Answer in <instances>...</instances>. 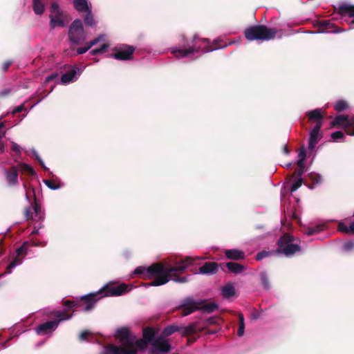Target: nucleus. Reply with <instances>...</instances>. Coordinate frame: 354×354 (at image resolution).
Here are the masks:
<instances>
[{
    "instance_id": "obj_33",
    "label": "nucleus",
    "mask_w": 354,
    "mask_h": 354,
    "mask_svg": "<svg viewBox=\"0 0 354 354\" xmlns=\"http://www.w3.org/2000/svg\"><path fill=\"white\" fill-rule=\"evenodd\" d=\"M306 157V149L304 146H302L298 153L297 165L298 167L304 166V162Z\"/></svg>"
},
{
    "instance_id": "obj_41",
    "label": "nucleus",
    "mask_w": 354,
    "mask_h": 354,
    "mask_svg": "<svg viewBox=\"0 0 354 354\" xmlns=\"http://www.w3.org/2000/svg\"><path fill=\"white\" fill-rule=\"evenodd\" d=\"M344 133L340 131H337L331 134V138L336 142H340L344 138Z\"/></svg>"
},
{
    "instance_id": "obj_3",
    "label": "nucleus",
    "mask_w": 354,
    "mask_h": 354,
    "mask_svg": "<svg viewBox=\"0 0 354 354\" xmlns=\"http://www.w3.org/2000/svg\"><path fill=\"white\" fill-rule=\"evenodd\" d=\"M151 345L149 354H166L171 348V344L166 339L161 336H156V330L153 328L147 327L143 329L142 339H137L136 349L144 350Z\"/></svg>"
},
{
    "instance_id": "obj_64",
    "label": "nucleus",
    "mask_w": 354,
    "mask_h": 354,
    "mask_svg": "<svg viewBox=\"0 0 354 354\" xmlns=\"http://www.w3.org/2000/svg\"><path fill=\"white\" fill-rule=\"evenodd\" d=\"M94 61H95V62H98V59L95 58V59H94Z\"/></svg>"
},
{
    "instance_id": "obj_39",
    "label": "nucleus",
    "mask_w": 354,
    "mask_h": 354,
    "mask_svg": "<svg viewBox=\"0 0 354 354\" xmlns=\"http://www.w3.org/2000/svg\"><path fill=\"white\" fill-rule=\"evenodd\" d=\"M5 124L4 122L0 123V153H3L4 151V144L2 142L1 139L4 136L6 135V131H3V129L4 128Z\"/></svg>"
},
{
    "instance_id": "obj_5",
    "label": "nucleus",
    "mask_w": 354,
    "mask_h": 354,
    "mask_svg": "<svg viewBox=\"0 0 354 354\" xmlns=\"http://www.w3.org/2000/svg\"><path fill=\"white\" fill-rule=\"evenodd\" d=\"M279 30L269 28L265 25L252 26L244 31L245 38L248 41H270L274 39Z\"/></svg>"
},
{
    "instance_id": "obj_20",
    "label": "nucleus",
    "mask_w": 354,
    "mask_h": 354,
    "mask_svg": "<svg viewBox=\"0 0 354 354\" xmlns=\"http://www.w3.org/2000/svg\"><path fill=\"white\" fill-rule=\"evenodd\" d=\"M317 26L319 27V31L313 32V33H317V32L339 33V32H342L344 31V30L342 28L337 29L335 28V24L333 23H332L330 20L320 21L317 23Z\"/></svg>"
},
{
    "instance_id": "obj_58",
    "label": "nucleus",
    "mask_w": 354,
    "mask_h": 354,
    "mask_svg": "<svg viewBox=\"0 0 354 354\" xmlns=\"http://www.w3.org/2000/svg\"><path fill=\"white\" fill-rule=\"evenodd\" d=\"M350 230H351V233L354 234V221L351 223Z\"/></svg>"
},
{
    "instance_id": "obj_1",
    "label": "nucleus",
    "mask_w": 354,
    "mask_h": 354,
    "mask_svg": "<svg viewBox=\"0 0 354 354\" xmlns=\"http://www.w3.org/2000/svg\"><path fill=\"white\" fill-rule=\"evenodd\" d=\"M203 259H205L204 257H187L178 263L176 266H165L162 263H155L149 267L138 266L134 270L133 274L138 275L143 279L154 277V279L150 283H146L145 286H162L169 281V277L172 272H183L190 266L194 264L195 261Z\"/></svg>"
},
{
    "instance_id": "obj_4",
    "label": "nucleus",
    "mask_w": 354,
    "mask_h": 354,
    "mask_svg": "<svg viewBox=\"0 0 354 354\" xmlns=\"http://www.w3.org/2000/svg\"><path fill=\"white\" fill-rule=\"evenodd\" d=\"M117 339L121 345L110 344L105 347L102 354H137L136 349V337L130 333L127 328L123 327L117 330Z\"/></svg>"
},
{
    "instance_id": "obj_53",
    "label": "nucleus",
    "mask_w": 354,
    "mask_h": 354,
    "mask_svg": "<svg viewBox=\"0 0 354 354\" xmlns=\"http://www.w3.org/2000/svg\"><path fill=\"white\" fill-rule=\"evenodd\" d=\"M10 92H11V88H7L1 91L0 95L3 97V96L8 95Z\"/></svg>"
},
{
    "instance_id": "obj_23",
    "label": "nucleus",
    "mask_w": 354,
    "mask_h": 354,
    "mask_svg": "<svg viewBox=\"0 0 354 354\" xmlns=\"http://www.w3.org/2000/svg\"><path fill=\"white\" fill-rule=\"evenodd\" d=\"M182 329L185 333H191L193 330L192 326L184 327L178 326L176 325H169L164 328L160 336L165 339V337H168L174 333L175 332L180 331Z\"/></svg>"
},
{
    "instance_id": "obj_34",
    "label": "nucleus",
    "mask_w": 354,
    "mask_h": 354,
    "mask_svg": "<svg viewBox=\"0 0 354 354\" xmlns=\"http://www.w3.org/2000/svg\"><path fill=\"white\" fill-rule=\"evenodd\" d=\"M259 276H260L261 282L263 284L264 289L269 290L270 288V282H269L268 276V274L266 273V272L261 271L259 273Z\"/></svg>"
},
{
    "instance_id": "obj_13",
    "label": "nucleus",
    "mask_w": 354,
    "mask_h": 354,
    "mask_svg": "<svg viewBox=\"0 0 354 354\" xmlns=\"http://www.w3.org/2000/svg\"><path fill=\"white\" fill-rule=\"evenodd\" d=\"M331 125L344 127L348 135L354 136V116L349 118L346 115H337L331 122Z\"/></svg>"
},
{
    "instance_id": "obj_62",
    "label": "nucleus",
    "mask_w": 354,
    "mask_h": 354,
    "mask_svg": "<svg viewBox=\"0 0 354 354\" xmlns=\"http://www.w3.org/2000/svg\"><path fill=\"white\" fill-rule=\"evenodd\" d=\"M40 101H41V100L37 101V102L34 105H32V106H31V108H32V107H33L35 105H36L37 104L39 103V102H40Z\"/></svg>"
},
{
    "instance_id": "obj_8",
    "label": "nucleus",
    "mask_w": 354,
    "mask_h": 354,
    "mask_svg": "<svg viewBox=\"0 0 354 354\" xmlns=\"http://www.w3.org/2000/svg\"><path fill=\"white\" fill-rule=\"evenodd\" d=\"M106 37L104 34L99 35L95 39L86 42L84 46L78 48L76 51L77 55H82L85 53L93 46L100 42H103V44L100 45V48L92 49L89 52V54L91 55H95L104 53L110 46L108 43L105 42Z\"/></svg>"
},
{
    "instance_id": "obj_63",
    "label": "nucleus",
    "mask_w": 354,
    "mask_h": 354,
    "mask_svg": "<svg viewBox=\"0 0 354 354\" xmlns=\"http://www.w3.org/2000/svg\"><path fill=\"white\" fill-rule=\"evenodd\" d=\"M286 166H287L288 167H290V166H291V163H288V164H287V165H286Z\"/></svg>"
},
{
    "instance_id": "obj_29",
    "label": "nucleus",
    "mask_w": 354,
    "mask_h": 354,
    "mask_svg": "<svg viewBox=\"0 0 354 354\" xmlns=\"http://www.w3.org/2000/svg\"><path fill=\"white\" fill-rule=\"evenodd\" d=\"M227 269L234 274L241 273L245 268L241 264L235 262H228L226 263Z\"/></svg>"
},
{
    "instance_id": "obj_28",
    "label": "nucleus",
    "mask_w": 354,
    "mask_h": 354,
    "mask_svg": "<svg viewBox=\"0 0 354 354\" xmlns=\"http://www.w3.org/2000/svg\"><path fill=\"white\" fill-rule=\"evenodd\" d=\"M32 9L37 15H41L45 10V4L42 0H32Z\"/></svg>"
},
{
    "instance_id": "obj_54",
    "label": "nucleus",
    "mask_w": 354,
    "mask_h": 354,
    "mask_svg": "<svg viewBox=\"0 0 354 354\" xmlns=\"http://www.w3.org/2000/svg\"><path fill=\"white\" fill-rule=\"evenodd\" d=\"M239 324L240 325L245 324V323H244V317H243V314L240 313L239 315Z\"/></svg>"
},
{
    "instance_id": "obj_27",
    "label": "nucleus",
    "mask_w": 354,
    "mask_h": 354,
    "mask_svg": "<svg viewBox=\"0 0 354 354\" xmlns=\"http://www.w3.org/2000/svg\"><path fill=\"white\" fill-rule=\"evenodd\" d=\"M73 6L80 12H85L91 9L88 0H73Z\"/></svg>"
},
{
    "instance_id": "obj_30",
    "label": "nucleus",
    "mask_w": 354,
    "mask_h": 354,
    "mask_svg": "<svg viewBox=\"0 0 354 354\" xmlns=\"http://www.w3.org/2000/svg\"><path fill=\"white\" fill-rule=\"evenodd\" d=\"M16 166L18 167V171L21 174H28L32 176L35 175V172L32 167L28 164L20 162Z\"/></svg>"
},
{
    "instance_id": "obj_51",
    "label": "nucleus",
    "mask_w": 354,
    "mask_h": 354,
    "mask_svg": "<svg viewBox=\"0 0 354 354\" xmlns=\"http://www.w3.org/2000/svg\"><path fill=\"white\" fill-rule=\"evenodd\" d=\"M245 332V324L240 325L238 329L237 334L239 337L243 336Z\"/></svg>"
},
{
    "instance_id": "obj_11",
    "label": "nucleus",
    "mask_w": 354,
    "mask_h": 354,
    "mask_svg": "<svg viewBox=\"0 0 354 354\" xmlns=\"http://www.w3.org/2000/svg\"><path fill=\"white\" fill-rule=\"evenodd\" d=\"M68 37L74 44H80L86 40V35L80 19H75L71 24L68 30Z\"/></svg>"
},
{
    "instance_id": "obj_14",
    "label": "nucleus",
    "mask_w": 354,
    "mask_h": 354,
    "mask_svg": "<svg viewBox=\"0 0 354 354\" xmlns=\"http://www.w3.org/2000/svg\"><path fill=\"white\" fill-rule=\"evenodd\" d=\"M338 13L341 19L349 26V28L354 29V6L342 3L339 6Z\"/></svg>"
},
{
    "instance_id": "obj_25",
    "label": "nucleus",
    "mask_w": 354,
    "mask_h": 354,
    "mask_svg": "<svg viewBox=\"0 0 354 354\" xmlns=\"http://www.w3.org/2000/svg\"><path fill=\"white\" fill-rule=\"evenodd\" d=\"M218 270V265L215 262L205 263L199 268V272L203 274H213Z\"/></svg>"
},
{
    "instance_id": "obj_47",
    "label": "nucleus",
    "mask_w": 354,
    "mask_h": 354,
    "mask_svg": "<svg viewBox=\"0 0 354 354\" xmlns=\"http://www.w3.org/2000/svg\"><path fill=\"white\" fill-rule=\"evenodd\" d=\"M269 253L266 251L261 252L257 254V260L260 261L268 256Z\"/></svg>"
},
{
    "instance_id": "obj_50",
    "label": "nucleus",
    "mask_w": 354,
    "mask_h": 354,
    "mask_svg": "<svg viewBox=\"0 0 354 354\" xmlns=\"http://www.w3.org/2000/svg\"><path fill=\"white\" fill-rule=\"evenodd\" d=\"M12 64V62L10 61V60H8V61H6L3 63V66H2V70L6 72L8 68L10 67V66Z\"/></svg>"
},
{
    "instance_id": "obj_37",
    "label": "nucleus",
    "mask_w": 354,
    "mask_h": 354,
    "mask_svg": "<svg viewBox=\"0 0 354 354\" xmlns=\"http://www.w3.org/2000/svg\"><path fill=\"white\" fill-rule=\"evenodd\" d=\"M348 108V104L345 100H338L334 104V109L337 111H342Z\"/></svg>"
},
{
    "instance_id": "obj_26",
    "label": "nucleus",
    "mask_w": 354,
    "mask_h": 354,
    "mask_svg": "<svg viewBox=\"0 0 354 354\" xmlns=\"http://www.w3.org/2000/svg\"><path fill=\"white\" fill-rule=\"evenodd\" d=\"M224 253L227 259L236 261L243 259L245 257L244 252L237 249L225 250Z\"/></svg>"
},
{
    "instance_id": "obj_35",
    "label": "nucleus",
    "mask_w": 354,
    "mask_h": 354,
    "mask_svg": "<svg viewBox=\"0 0 354 354\" xmlns=\"http://www.w3.org/2000/svg\"><path fill=\"white\" fill-rule=\"evenodd\" d=\"M44 183L50 189L52 190H57L61 188L63 186V184L61 183H55V181L51 180H44Z\"/></svg>"
},
{
    "instance_id": "obj_22",
    "label": "nucleus",
    "mask_w": 354,
    "mask_h": 354,
    "mask_svg": "<svg viewBox=\"0 0 354 354\" xmlns=\"http://www.w3.org/2000/svg\"><path fill=\"white\" fill-rule=\"evenodd\" d=\"M34 212H32L31 207H28L25 210V216L27 220H38L42 221L44 219V213L42 212L41 207L35 203L33 207Z\"/></svg>"
},
{
    "instance_id": "obj_15",
    "label": "nucleus",
    "mask_w": 354,
    "mask_h": 354,
    "mask_svg": "<svg viewBox=\"0 0 354 354\" xmlns=\"http://www.w3.org/2000/svg\"><path fill=\"white\" fill-rule=\"evenodd\" d=\"M27 250L28 248L26 243H24L21 246L17 249L15 257L7 266L6 271L0 275V277L6 274H10L12 272V269H14L15 268L21 265L23 263L24 258L27 254Z\"/></svg>"
},
{
    "instance_id": "obj_59",
    "label": "nucleus",
    "mask_w": 354,
    "mask_h": 354,
    "mask_svg": "<svg viewBox=\"0 0 354 354\" xmlns=\"http://www.w3.org/2000/svg\"><path fill=\"white\" fill-rule=\"evenodd\" d=\"M283 152L286 154H288L289 153V150L288 149V148L286 146L283 147Z\"/></svg>"
},
{
    "instance_id": "obj_16",
    "label": "nucleus",
    "mask_w": 354,
    "mask_h": 354,
    "mask_svg": "<svg viewBox=\"0 0 354 354\" xmlns=\"http://www.w3.org/2000/svg\"><path fill=\"white\" fill-rule=\"evenodd\" d=\"M127 291V286L122 283L119 286L106 285L97 291V292L102 298L103 297L120 296Z\"/></svg>"
},
{
    "instance_id": "obj_48",
    "label": "nucleus",
    "mask_w": 354,
    "mask_h": 354,
    "mask_svg": "<svg viewBox=\"0 0 354 354\" xmlns=\"http://www.w3.org/2000/svg\"><path fill=\"white\" fill-rule=\"evenodd\" d=\"M11 143H12V149L14 151H15V152H17V153H21V147H20L18 144H17L16 142H12H12H11Z\"/></svg>"
},
{
    "instance_id": "obj_9",
    "label": "nucleus",
    "mask_w": 354,
    "mask_h": 354,
    "mask_svg": "<svg viewBox=\"0 0 354 354\" xmlns=\"http://www.w3.org/2000/svg\"><path fill=\"white\" fill-rule=\"evenodd\" d=\"M55 320L48 321L40 324L37 328L36 332L37 334H47L55 330L59 322L64 320H68L72 317V315H66L64 310H57L54 313Z\"/></svg>"
},
{
    "instance_id": "obj_38",
    "label": "nucleus",
    "mask_w": 354,
    "mask_h": 354,
    "mask_svg": "<svg viewBox=\"0 0 354 354\" xmlns=\"http://www.w3.org/2000/svg\"><path fill=\"white\" fill-rule=\"evenodd\" d=\"M79 339L81 341L93 342V335L88 330H84L80 334Z\"/></svg>"
},
{
    "instance_id": "obj_17",
    "label": "nucleus",
    "mask_w": 354,
    "mask_h": 354,
    "mask_svg": "<svg viewBox=\"0 0 354 354\" xmlns=\"http://www.w3.org/2000/svg\"><path fill=\"white\" fill-rule=\"evenodd\" d=\"M134 48L131 46L123 45L116 50L112 55V57L118 60H129L134 52Z\"/></svg>"
},
{
    "instance_id": "obj_40",
    "label": "nucleus",
    "mask_w": 354,
    "mask_h": 354,
    "mask_svg": "<svg viewBox=\"0 0 354 354\" xmlns=\"http://www.w3.org/2000/svg\"><path fill=\"white\" fill-rule=\"evenodd\" d=\"M174 272H172L169 277V280L171 279L175 282H178V283H186L187 281H188V278L191 277L192 275H188V276H186V277H171L172 276V273Z\"/></svg>"
},
{
    "instance_id": "obj_19",
    "label": "nucleus",
    "mask_w": 354,
    "mask_h": 354,
    "mask_svg": "<svg viewBox=\"0 0 354 354\" xmlns=\"http://www.w3.org/2000/svg\"><path fill=\"white\" fill-rule=\"evenodd\" d=\"M5 180L8 186H15L19 183L18 167L14 165L9 169H4Z\"/></svg>"
},
{
    "instance_id": "obj_45",
    "label": "nucleus",
    "mask_w": 354,
    "mask_h": 354,
    "mask_svg": "<svg viewBox=\"0 0 354 354\" xmlns=\"http://www.w3.org/2000/svg\"><path fill=\"white\" fill-rule=\"evenodd\" d=\"M338 230H339V231H340L342 232H344V233H346V234H349V233L351 232V230H350V226L347 227L343 223H339Z\"/></svg>"
},
{
    "instance_id": "obj_24",
    "label": "nucleus",
    "mask_w": 354,
    "mask_h": 354,
    "mask_svg": "<svg viewBox=\"0 0 354 354\" xmlns=\"http://www.w3.org/2000/svg\"><path fill=\"white\" fill-rule=\"evenodd\" d=\"M306 115L310 121L315 122L316 123V125L320 124V128H322L323 125L324 117L321 109H315L314 110L310 111L306 113Z\"/></svg>"
},
{
    "instance_id": "obj_32",
    "label": "nucleus",
    "mask_w": 354,
    "mask_h": 354,
    "mask_svg": "<svg viewBox=\"0 0 354 354\" xmlns=\"http://www.w3.org/2000/svg\"><path fill=\"white\" fill-rule=\"evenodd\" d=\"M324 228V225L319 224L313 227H307L306 230L304 232V233L308 236H310L323 231Z\"/></svg>"
},
{
    "instance_id": "obj_44",
    "label": "nucleus",
    "mask_w": 354,
    "mask_h": 354,
    "mask_svg": "<svg viewBox=\"0 0 354 354\" xmlns=\"http://www.w3.org/2000/svg\"><path fill=\"white\" fill-rule=\"evenodd\" d=\"M354 249V241L350 240L344 243L342 245V250L348 252Z\"/></svg>"
},
{
    "instance_id": "obj_56",
    "label": "nucleus",
    "mask_w": 354,
    "mask_h": 354,
    "mask_svg": "<svg viewBox=\"0 0 354 354\" xmlns=\"http://www.w3.org/2000/svg\"><path fill=\"white\" fill-rule=\"evenodd\" d=\"M37 161L39 162V165L44 169H48V168L45 166L44 165V161L42 160V159L40 158L39 159L37 160Z\"/></svg>"
},
{
    "instance_id": "obj_7",
    "label": "nucleus",
    "mask_w": 354,
    "mask_h": 354,
    "mask_svg": "<svg viewBox=\"0 0 354 354\" xmlns=\"http://www.w3.org/2000/svg\"><path fill=\"white\" fill-rule=\"evenodd\" d=\"M100 298L98 292H96L82 296L80 302L67 300L64 305L67 308H80V310L88 312L94 308L96 302Z\"/></svg>"
},
{
    "instance_id": "obj_12",
    "label": "nucleus",
    "mask_w": 354,
    "mask_h": 354,
    "mask_svg": "<svg viewBox=\"0 0 354 354\" xmlns=\"http://www.w3.org/2000/svg\"><path fill=\"white\" fill-rule=\"evenodd\" d=\"M50 27L54 29L57 27H65V14L56 2H53L50 6Z\"/></svg>"
},
{
    "instance_id": "obj_60",
    "label": "nucleus",
    "mask_w": 354,
    "mask_h": 354,
    "mask_svg": "<svg viewBox=\"0 0 354 354\" xmlns=\"http://www.w3.org/2000/svg\"><path fill=\"white\" fill-rule=\"evenodd\" d=\"M38 233H39V230H35L32 232V234H38Z\"/></svg>"
},
{
    "instance_id": "obj_31",
    "label": "nucleus",
    "mask_w": 354,
    "mask_h": 354,
    "mask_svg": "<svg viewBox=\"0 0 354 354\" xmlns=\"http://www.w3.org/2000/svg\"><path fill=\"white\" fill-rule=\"evenodd\" d=\"M222 294L224 297L230 298L235 295L234 286L232 283H229L224 286L222 288Z\"/></svg>"
},
{
    "instance_id": "obj_21",
    "label": "nucleus",
    "mask_w": 354,
    "mask_h": 354,
    "mask_svg": "<svg viewBox=\"0 0 354 354\" xmlns=\"http://www.w3.org/2000/svg\"><path fill=\"white\" fill-rule=\"evenodd\" d=\"M84 70L83 68H79L77 67H75L73 69L66 72L61 77V83L64 84H67L71 82H73L77 80V75H80Z\"/></svg>"
},
{
    "instance_id": "obj_18",
    "label": "nucleus",
    "mask_w": 354,
    "mask_h": 354,
    "mask_svg": "<svg viewBox=\"0 0 354 354\" xmlns=\"http://www.w3.org/2000/svg\"><path fill=\"white\" fill-rule=\"evenodd\" d=\"M320 124L315 125L314 128L309 133V140H308V151L309 153H312L318 142L322 138V135L320 133Z\"/></svg>"
},
{
    "instance_id": "obj_61",
    "label": "nucleus",
    "mask_w": 354,
    "mask_h": 354,
    "mask_svg": "<svg viewBox=\"0 0 354 354\" xmlns=\"http://www.w3.org/2000/svg\"><path fill=\"white\" fill-rule=\"evenodd\" d=\"M26 198L27 200H29L28 194L27 192H26Z\"/></svg>"
},
{
    "instance_id": "obj_6",
    "label": "nucleus",
    "mask_w": 354,
    "mask_h": 354,
    "mask_svg": "<svg viewBox=\"0 0 354 354\" xmlns=\"http://www.w3.org/2000/svg\"><path fill=\"white\" fill-rule=\"evenodd\" d=\"M217 304L214 302L203 304L201 300H196L192 297L183 299L178 306V308L182 310L183 316H187L197 309H202L206 313H212L217 309Z\"/></svg>"
},
{
    "instance_id": "obj_36",
    "label": "nucleus",
    "mask_w": 354,
    "mask_h": 354,
    "mask_svg": "<svg viewBox=\"0 0 354 354\" xmlns=\"http://www.w3.org/2000/svg\"><path fill=\"white\" fill-rule=\"evenodd\" d=\"M86 16L84 17V22L86 25L93 26L95 24V19L93 18V16L91 13V10H88L87 12H85Z\"/></svg>"
},
{
    "instance_id": "obj_42",
    "label": "nucleus",
    "mask_w": 354,
    "mask_h": 354,
    "mask_svg": "<svg viewBox=\"0 0 354 354\" xmlns=\"http://www.w3.org/2000/svg\"><path fill=\"white\" fill-rule=\"evenodd\" d=\"M309 177H310V180L313 181V183L315 185L319 184L322 183V177L321 175H319L318 174L311 173L309 174Z\"/></svg>"
},
{
    "instance_id": "obj_55",
    "label": "nucleus",
    "mask_w": 354,
    "mask_h": 354,
    "mask_svg": "<svg viewBox=\"0 0 354 354\" xmlns=\"http://www.w3.org/2000/svg\"><path fill=\"white\" fill-rule=\"evenodd\" d=\"M31 153L35 157V158L37 160L39 159L40 158V156H39V154L37 153V152L35 150V149H32L30 151Z\"/></svg>"
},
{
    "instance_id": "obj_46",
    "label": "nucleus",
    "mask_w": 354,
    "mask_h": 354,
    "mask_svg": "<svg viewBox=\"0 0 354 354\" xmlns=\"http://www.w3.org/2000/svg\"><path fill=\"white\" fill-rule=\"evenodd\" d=\"M304 172V165L301 166V167H298V168L295 171V174L298 178H301V176L303 175Z\"/></svg>"
},
{
    "instance_id": "obj_57",
    "label": "nucleus",
    "mask_w": 354,
    "mask_h": 354,
    "mask_svg": "<svg viewBox=\"0 0 354 354\" xmlns=\"http://www.w3.org/2000/svg\"><path fill=\"white\" fill-rule=\"evenodd\" d=\"M33 245L34 246H44V245H46V243H41L40 242H33Z\"/></svg>"
},
{
    "instance_id": "obj_43",
    "label": "nucleus",
    "mask_w": 354,
    "mask_h": 354,
    "mask_svg": "<svg viewBox=\"0 0 354 354\" xmlns=\"http://www.w3.org/2000/svg\"><path fill=\"white\" fill-rule=\"evenodd\" d=\"M302 178H298L294 183L292 184L290 187V191L292 192H295L298 188H299L302 185Z\"/></svg>"
},
{
    "instance_id": "obj_2",
    "label": "nucleus",
    "mask_w": 354,
    "mask_h": 354,
    "mask_svg": "<svg viewBox=\"0 0 354 354\" xmlns=\"http://www.w3.org/2000/svg\"><path fill=\"white\" fill-rule=\"evenodd\" d=\"M219 39H215L214 44H210L207 39H200L195 36L192 41V44L188 42L183 45L172 47L170 48V52L176 58L182 59L187 57L191 60L198 58L202 53L212 52L220 48H225L227 45H216Z\"/></svg>"
},
{
    "instance_id": "obj_52",
    "label": "nucleus",
    "mask_w": 354,
    "mask_h": 354,
    "mask_svg": "<svg viewBox=\"0 0 354 354\" xmlns=\"http://www.w3.org/2000/svg\"><path fill=\"white\" fill-rule=\"evenodd\" d=\"M24 109V104H21L17 107H15L13 111H12V113H19L21 111H22Z\"/></svg>"
},
{
    "instance_id": "obj_49",
    "label": "nucleus",
    "mask_w": 354,
    "mask_h": 354,
    "mask_svg": "<svg viewBox=\"0 0 354 354\" xmlns=\"http://www.w3.org/2000/svg\"><path fill=\"white\" fill-rule=\"evenodd\" d=\"M58 77V74L57 73H54L50 75H48V77H46V80H45V82H49L50 81H53L55 79H56L57 77Z\"/></svg>"
},
{
    "instance_id": "obj_10",
    "label": "nucleus",
    "mask_w": 354,
    "mask_h": 354,
    "mask_svg": "<svg viewBox=\"0 0 354 354\" xmlns=\"http://www.w3.org/2000/svg\"><path fill=\"white\" fill-rule=\"evenodd\" d=\"M300 250V246L294 243V237L288 234H284L278 241V250L286 257H292Z\"/></svg>"
}]
</instances>
